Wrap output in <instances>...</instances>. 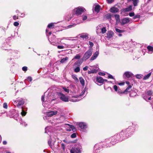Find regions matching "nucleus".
<instances>
[{"label":"nucleus","mask_w":153,"mask_h":153,"mask_svg":"<svg viewBox=\"0 0 153 153\" xmlns=\"http://www.w3.org/2000/svg\"><path fill=\"white\" fill-rule=\"evenodd\" d=\"M136 125L132 124V126H129L127 128L123 130L121 132L117 133L114 136L105 140V142L107 143H110L112 145L115 144L119 141L128 138L133 134L135 130Z\"/></svg>","instance_id":"f257e3e1"},{"label":"nucleus","mask_w":153,"mask_h":153,"mask_svg":"<svg viewBox=\"0 0 153 153\" xmlns=\"http://www.w3.org/2000/svg\"><path fill=\"white\" fill-rule=\"evenodd\" d=\"M18 19V16H16V15L14 16H13V19L15 20H16V19Z\"/></svg>","instance_id":"4d7b16f0"},{"label":"nucleus","mask_w":153,"mask_h":153,"mask_svg":"<svg viewBox=\"0 0 153 153\" xmlns=\"http://www.w3.org/2000/svg\"><path fill=\"white\" fill-rule=\"evenodd\" d=\"M82 62V61L81 60H78L74 64L73 67H76L77 66L79 67L80 65Z\"/></svg>","instance_id":"4be33fe9"},{"label":"nucleus","mask_w":153,"mask_h":153,"mask_svg":"<svg viewBox=\"0 0 153 153\" xmlns=\"http://www.w3.org/2000/svg\"><path fill=\"white\" fill-rule=\"evenodd\" d=\"M68 59V57H66L61 59L60 62L61 63H64Z\"/></svg>","instance_id":"2f4dec72"},{"label":"nucleus","mask_w":153,"mask_h":153,"mask_svg":"<svg viewBox=\"0 0 153 153\" xmlns=\"http://www.w3.org/2000/svg\"><path fill=\"white\" fill-rule=\"evenodd\" d=\"M94 11L97 13H98L100 11V6L99 4H96L94 6Z\"/></svg>","instance_id":"f3484780"},{"label":"nucleus","mask_w":153,"mask_h":153,"mask_svg":"<svg viewBox=\"0 0 153 153\" xmlns=\"http://www.w3.org/2000/svg\"><path fill=\"white\" fill-rule=\"evenodd\" d=\"M151 72H150L149 74H147V75H145L143 78V79L144 80H146V79H148L149 78V77L150 76H151Z\"/></svg>","instance_id":"c756f323"},{"label":"nucleus","mask_w":153,"mask_h":153,"mask_svg":"<svg viewBox=\"0 0 153 153\" xmlns=\"http://www.w3.org/2000/svg\"><path fill=\"white\" fill-rule=\"evenodd\" d=\"M80 82L82 86L85 85V80L82 77H80L79 78Z\"/></svg>","instance_id":"cd10ccee"},{"label":"nucleus","mask_w":153,"mask_h":153,"mask_svg":"<svg viewBox=\"0 0 153 153\" xmlns=\"http://www.w3.org/2000/svg\"><path fill=\"white\" fill-rule=\"evenodd\" d=\"M131 85H128V87L126 88L125 91V92H126L128 91H129V90L131 88Z\"/></svg>","instance_id":"c03bdc74"},{"label":"nucleus","mask_w":153,"mask_h":153,"mask_svg":"<svg viewBox=\"0 0 153 153\" xmlns=\"http://www.w3.org/2000/svg\"><path fill=\"white\" fill-rule=\"evenodd\" d=\"M152 92L151 91L149 90L146 92V95H147L149 96H150L152 94Z\"/></svg>","instance_id":"c9c22d12"},{"label":"nucleus","mask_w":153,"mask_h":153,"mask_svg":"<svg viewBox=\"0 0 153 153\" xmlns=\"http://www.w3.org/2000/svg\"><path fill=\"white\" fill-rule=\"evenodd\" d=\"M113 34L114 33L113 31H110L107 33V37L108 38L110 39L113 36Z\"/></svg>","instance_id":"b1692460"},{"label":"nucleus","mask_w":153,"mask_h":153,"mask_svg":"<svg viewBox=\"0 0 153 153\" xmlns=\"http://www.w3.org/2000/svg\"><path fill=\"white\" fill-rule=\"evenodd\" d=\"M51 126H47L45 128V133H48V132L50 131Z\"/></svg>","instance_id":"72a5a7b5"},{"label":"nucleus","mask_w":153,"mask_h":153,"mask_svg":"<svg viewBox=\"0 0 153 153\" xmlns=\"http://www.w3.org/2000/svg\"><path fill=\"white\" fill-rule=\"evenodd\" d=\"M72 78L74 79V80L76 81H78V79L77 78L76 76V75H72Z\"/></svg>","instance_id":"37998d69"},{"label":"nucleus","mask_w":153,"mask_h":153,"mask_svg":"<svg viewBox=\"0 0 153 153\" xmlns=\"http://www.w3.org/2000/svg\"><path fill=\"white\" fill-rule=\"evenodd\" d=\"M48 29L47 28V29L46 30V35L47 36H48L51 35V32H50L49 33H48Z\"/></svg>","instance_id":"58836bf2"},{"label":"nucleus","mask_w":153,"mask_h":153,"mask_svg":"<svg viewBox=\"0 0 153 153\" xmlns=\"http://www.w3.org/2000/svg\"><path fill=\"white\" fill-rule=\"evenodd\" d=\"M88 42L89 43V44L90 45V47H91V48L94 45V43L93 42H91L90 41H89Z\"/></svg>","instance_id":"13d9d810"},{"label":"nucleus","mask_w":153,"mask_h":153,"mask_svg":"<svg viewBox=\"0 0 153 153\" xmlns=\"http://www.w3.org/2000/svg\"><path fill=\"white\" fill-rule=\"evenodd\" d=\"M53 96L51 92L48 93V95L45 98V100L44 96L43 95L42 96L41 100L42 101L44 102H43L42 105L44 106H45L44 102H47L50 103L51 102V101L54 100L55 99L53 97Z\"/></svg>","instance_id":"7ed1b4c3"},{"label":"nucleus","mask_w":153,"mask_h":153,"mask_svg":"<svg viewBox=\"0 0 153 153\" xmlns=\"http://www.w3.org/2000/svg\"><path fill=\"white\" fill-rule=\"evenodd\" d=\"M101 147L100 146V145L99 144H96L95 145L94 147V150L93 153H100V150Z\"/></svg>","instance_id":"9b49d317"},{"label":"nucleus","mask_w":153,"mask_h":153,"mask_svg":"<svg viewBox=\"0 0 153 153\" xmlns=\"http://www.w3.org/2000/svg\"><path fill=\"white\" fill-rule=\"evenodd\" d=\"M143 97L144 100L146 101H148V96L146 94V95Z\"/></svg>","instance_id":"6e6d98bb"},{"label":"nucleus","mask_w":153,"mask_h":153,"mask_svg":"<svg viewBox=\"0 0 153 153\" xmlns=\"http://www.w3.org/2000/svg\"><path fill=\"white\" fill-rule=\"evenodd\" d=\"M15 104H16V105L19 108H22V112L21 114L22 116H24L27 113L26 111L27 110V108H24L22 106L25 102V100L22 98H19L16 100L15 101Z\"/></svg>","instance_id":"f03ea898"},{"label":"nucleus","mask_w":153,"mask_h":153,"mask_svg":"<svg viewBox=\"0 0 153 153\" xmlns=\"http://www.w3.org/2000/svg\"><path fill=\"white\" fill-rule=\"evenodd\" d=\"M82 147L79 143H76L70 150L71 153H81Z\"/></svg>","instance_id":"20e7f679"},{"label":"nucleus","mask_w":153,"mask_h":153,"mask_svg":"<svg viewBox=\"0 0 153 153\" xmlns=\"http://www.w3.org/2000/svg\"><path fill=\"white\" fill-rule=\"evenodd\" d=\"M85 91L84 90V89L82 91L81 93V94H80L79 96H73L74 97H75V98H82V97H83L84 95V94L85 92Z\"/></svg>","instance_id":"393cba45"},{"label":"nucleus","mask_w":153,"mask_h":153,"mask_svg":"<svg viewBox=\"0 0 153 153\" xmlns=\"http://www.w3.org/2000/svg\"><path fill=\"white\" fill-rule=\"evenodd\" d=\"M101 27V26H99L97 27V28L98 29H97L96 32L98 34H99V33H98V31L101 30L102 33H105L106 31L105 27H103L102 28Z\"/></svg>","instance_id":"f8f14e48"},{"label":"nucleus","mask_w":153,"mask_h":153,"mask_svg":"<svg viewBox=\"0 0 153 153\" xmlns=\"http://www.w3.org/2000/svg\"><path fill=\"white\" fill-rule=\"evenodd\" d=\"M129 18H125L121 19L120 23L121 25H124L130 22Z\"/></svg>","instance_id":"4468645a"},{"label":"nucleus","mask_w":153,"mask_h":153,"mask_svg":"<svg viewBox=\"0 0 153 153\" xmlns=\"http://www.w3.org/2000/svg\"><path fill=\"white\" fill-rule=\"evenodd\" d=\"M80 69L79 67L77 66V67L75 68L74 71L76 73H77L79 72L80 71Z\"/></svg>","instance_id":"4c0bfd02"},{"label":"nucleus","mask_w":153,"mask_h":153,"mask_svg":"<svg viewBox=\"0 0 153 153\" xmlns=\"http://www.w3.org/2000/svg\"><path fill=\"white\" fill-rule=\"evenodd\" d=\"M27 79L30 82H31L32 80V77L30 76H28L27 78Z\"/></svg>","instance_id":"680f3d73"},{"label":"nucleus","mask_w":153,"mask_h":153,"mask_svg":"<svg viewBox=\"0 0 153 153\" xmlns=\"http://www.w3.org/2000/svg\"><path fill=\"white\" fill-rule=\"evenodd\" d=\"M115 31L117 33H121L124 32V31L123 30H120L118 28H115Z\"/></svg>","instance_id":"e433bc0d"},{"label":"nucleus","mask_w":153,"mask_h":153,"mask_svg":"<svg viewBox=\"0 0 153 153\" xmlns=\"http://www.w3.org/2000/svg\"><path fill=\"white\" fill-rule=\"evenodd\" d=\"M143 75L141 74H137L136 75V77L138 79H141Z\"/></svg>","instance_id":"a19ab883"},{"label":"nucleus","mask_w":153,"mask_h":153,"mask_svg":"<svg viewBox=\"0 0 153 153\" xmlns=\"http://www.w3.org/2000/svg\"><path fill=\"white\" fill-rule=\"evenodd\" d=\"M19 25V23L18 22H15L13 23V25L15 26H17Z\"/></svg>","instance_id":"864d4df0"},{"label":"nucleus","mask_w":153,"mask_h":153,"mask_svg":"<svg viewBox=\"0 0 153 153\" xmlns=\"http://www.w3.org/2000/svg\"><path fill=\"white\" fill-rule=\"evenodd\" d=\"M132 7L131 6H130L124 9V10L125 12H128L132 10Z\"/></svg>","instance_id":"c85d7f7f"},{"label":"nucleus","mask_w":153,"mask_h":153,"mask_svg":"<svg viewBox=\"0 0 153 153\" xmlns=\"http://www.w3.org/2000/svg\"><path fill=\"white\" fill-rule=\"evenodd\" d=\"M47 119L48 120V122L50 123H51V124H52V125H57L59 123H61L63 122V121H59L60 119H54L51 120H49L48 118Z\"/></svg>","instance_id":"9d476101"},{"label":"nucleus","mask_w":153,"mask_h":153,"mask_svg":"<svg viewBox=\"0 0 153 153\" xmlns=\"http://www.w3.org/2000/svg\"><path fill=\"white\" fill-rule=\"evenodd\" d=\"M106 16L107 19H109L111 18V15L110 14H108L106 15Z\"/></svg>","instance_id":"603ef678"},{"label":"nucleus","mask_w":153,"mask_h":153,"mask_svg":"<svg viewBox=\"0 0 153 153\" xmlns=\"http://www.w3.org/2000/svg\"><path fill=\"white\" fill-rule=\"evenodd\" d=\"M22 70L25 72L27 70V68L26 66H24L22 68Z\"/></svg>","instance_id":"de8ad7c7"},{"label":"nucleus","mask_w":153,"mask_h":153,"mask_svg":"<svg viewBox=\"0 0 153 153\" xmlns=\"http://www.w3.org/2000/svg\"><path fill=\"white\" fill-rule=\"evenodd\" d=\"M61 148L63 150H64L65 148V146L64 143H62L61 144Z\"/></svg>","instance_id":"e2e57ef3"},{"label":"nucleus","mask_w":153,"mask_h":153,"mask_svg":"<svg viewBox=\"0 0 153 153\" xmlns=\"http://www.w3.org/2000/svg\"><path fill=\"white\" fill-rule=\"evenodd\" d=\"M57 94L60 98V99L65 102H68L69 101V99L68 97L66 96L64 94L61 93L60 92H57Z\"/></svg>","instance_id":"6e6552de"},{"label":"nucleus","mask_w":153,"mask_h":153,"mask_svg":"<svg viewBox=\"0 0 153 153\" xmlns=\"http://www.w3.org/2000/svg\"><path fill=\"white\" fill-rule=\"evenodd\" d=\"M113 87H114V91H115L117 92V91H118L117 86L116 85H114Z\"/></svg>","instance_id":"3c124183"},{"label":"nucleus","mask_w":153,"mask_h":153,"mask_svg":"<svg viewBox=\"0 0 153 153\" xmlns=\"http://www.w3.org/2000/svg\"><path fill=\"white\" fill-rule=\"evenodd\" d=\"M57 48L59 49H63L64 48V47L62 45H58L57 46Z\"/></svg>","instance_id":"bf43d9fd"},{"label":"nucleus","mask_w":153,"mask_h":153,"mask_svg":"<svg viewBox=\"0 0 153 153\" xmlns=\"http://www.w3.org/2000/svg\"><path fill=\"white\" fill-rule=\"evenodd\" d=\"M97 70L95 69H92L91 71H88V74H91L93 73H96L97 72Z\"/></svg>","instance_id":"7c9ffc66"},{"label":"nucleus","mask_w":153,"mask_h":153,"mask_svg":"<svg viewBox=\"0 0 153 153\" xmlns=\"http://www.w3.org/2000/svg\"><path fill=\"white\" fill-rule=\"evenodd\" d=\"M74 11L77 15L81 14L82 13L86 11L85 9L82 7H79L74 10Z\"/></svg>","instance_id":"0eeeda50"},{"label":"nucleus","mask_w":153,"mask_h":153,"mask_svg":"<svg viewBox=\"0 0 153 153\" xmlns=\"http://www.w3.org/2000/svg\"><path fill=\"white\" fill-rule=\"evenodd\" d=\"M8 114L10 117L13 118L15 119L19 116L18 111L14 109H11Z\"/></svg>","instance_id":"423d86ee"},{"label":"nucleus","mask_w":153,"mask_h":153,"mask_svg":"<svg viewBox=\"0 0 153 153\" xmlns=\"http://www.w3.org/2000/svg\"><path fill=\"white\" fill-rule=\"evenodd\" d=\"M55 38V36L54 35H52L51 36V37H48V40L51 43H52L54 42Z\"/></svg>","instance_id":"5701e85b"},{"label":"nucleus","mask_w":153,"mask_h":153,"mask_svg":"<svg viewBox=\"0 0 153 153\" xmlns=\"http://www.w3.org/2000/svg\"><path fill=\"white\" fill-rule=\"evenodd\" d=\"M93 52V49L91 48L89 49L84 54L82 59L86 60L88 59L91 55Z\"/></svg>","instance_id":"39448f33"},{"label":"nucleus","mask_w":153,"mask_h":153,"mask_svg":"<svg viewBox=\"0 0 153 153\" xmlns=\"http://www.w3.org/2000/svg\"><path fill=\"white\" fill-rule=\"evenodd\" d=\"M108 3H111L113 2L114 0H107Z\"/></svg>","instance_id":"338daca9"},{"label":"nucleus","mask_w":153,"mask_h":153,"mask_svg":"<svg viewBox=\"0 0 153 153\" xmlns=\"http://www.w3.org/2000/svg\"><path fill=\"white\" fill-rule=\"evenodd\" d=\"M76 25V24H73L72 25H70L68 26V28H70L71 27H74Z\"/></svg>","instance_id":"774afa93"},{"label":"nucleus","mask_w":153,"mask_h":153,"mask_svg":"<svg viewBox=\"0 0 153 153\" xmlns=\"http://www.w3.org/2000/svg\"><path fill=\"white\" fill-rule=\"evenodd\" d=\"M96 81L99 83H102L104 82L105 81H106L107 80L103 79L101 77L99 76L97 77Z\"/></svg>","instance_id":"aec40b11"},{"label":"nucleus","mask_w":153,"mask_h":153,"mask_svg":"<svg viewBox=\"0 0 153 153\" xmlns=\"http://www.w3.org/2000/svg\"><path fill=\"white\" fill-rule=\"evenodd\" d=\"M79 126L82 129H85L87 127V124L86 123L83 122H81L78 124Z\"/></svg>","instance_id":"2eb2a0df"},{"label":"nucleus","mask_w":153,"mask_h":153,"mask_svg":"<svg viewBox=\"0 0 153 153\" xmlns=\"http://www.w3.org/2000/svg\"><path fill=\"white\" fill-rule=\"evenodd\" d=\"M99 74L100 75L104 76L105 75V74L103 72H100L99 73Z\"/></svg>","instance_id":"69168bd1"},{"label":"nucleus","mask_w":153,"mask_h":153,"mask_svg":"<svg viewBox=\"0 0 153 153\" xmlns=\"http://www.w3.org/2000/svg\"><path fill=\"white\" fill-rule=\"evenodd\" d=\"M99 54L98 51H97L94 53L90 59V60H93L95 59L98 56Z\"/></svg>","instance_id":"a211bd4d"},{"label":"nucleus","mask_w":153,"mask_h":153,"mask_svg":"<svg viewBox=\"0 0 153 153\" xmlns=\"http://www.w3.org/2000/svg\"><path fill=\"white\" fill-rule=\"evenodd\" d=\"M147 49H148L149 53H153V47L149 46L147 47Z\"/></svg>","instance_id":"bb28decb"},{"label":"nucleus","mask_w":153,"mask_h":153,"mask_svg":"<svg viewBox=\"0 0 153 153\" xmlns=\"http://www.w3.org/2000/svg\"><path fill=\"white\" fill-rule=\"evenodd\" d=\"M3 107L4 108L7 109V104L6 103H4L3 105Z\"/></svg>","instance_id":"8fccbe9b"},{"label":"nucleus","mask_w":153,"mask_h":153,"mask_svg":"<svg viewBox=\"0 0 153 153\" xmlns=\"http://www.w3.org/2000/svg\"><path fill=\"white\" fill-rule=\"evenodd\" d=\"M108 77L109 78L113 79L115 80L114 78L113 77V76L112 75H111L110 74H108Z\"/></svg>","instance_id":"5fc2aeb1"},{"label":"nucleus","mask_w":153,"mask_h":153,"mask_svg":"<svg viewBox=\"0 0 153 153\" xmlns=\"http://www.w3.org/2000/svg\"><path fill=\"white\" fill-rule=\"evenodd\" d=\"M110 11L111 13H115L118 12L119 11V9L117 8L114 7L110 8Z\"/></svg>","instance_id":"6ab92c4d"},{"label":"nucleus","mask_w":153,"mask_h":153,"mask_svg":"<svg viewBox=\"0 0 153 153\" xmlns=\"http://www.w3.org/2000/svg\"><path fill=\"white\" fill-rule=\"evenodd\" d=\"M140 17V16L139 15H137L135 16H134L133 17V19H136L139 18Z\"/></svg>","instance_id":"49530a36"},{"label":"nucleus","mask_w":153,"mask_h":153,"mask_svg":"<svg viewBox=\"0 0 153 153\" xmlns=\"http://www.w3.org/2000/svg\"><path fill=\"white\" fill-rule=\"evenodd\" d=\"M80 57L81 56L77 54L75 56L72 60H73L74 59H79L80 58Z\"/></svg>","instance_id":"ea45409f"},{"label":"nucleus","mask_w":153,"mask_h":153,"mask_svg":"<svg viewBox=\"0 0 153 153\" xmlns=\"http://www.w3.org/2000/svg\"><path fill=\"white\" fill-rule=\"evenodd\" d=\"M76 136V134L75 133H74L72 134L71 135V137L72 138H74Z\"/></svg>","instance_id":"09e8293b"},{"label":"nucleus","mask_w":153,"mask_h":153,"mask_svg":"<svg viewBox=\"0 0 153 153\" xmlns=\"http://www.w3.org/2000/svg\"><path fill=\"white\" fill-rule=\"evenodd\" d=\"M124 77L126 78H129L134 76L133 74L130 72L126 71L125 72L123 75Z\"/></svg>","instance_id":"dca6fc26"},{"label":"nucleus","mask_w":153,"mask_h":153,"mask_svg":"<svg viewBox=\"0 0 153 153\" xmlns=\"http://www.w3.org/2000/svg\"><path fill=\"white\" fill-rule=\"evenodd\" d=\"M58 111H51L48 112L46 113L48 117H51L54 115L58 113Z\"/></svg>","instance_id":"ddd939ff"},{"label":"nucleus","mask_w":153,"mask_h":153,"mask_svg":"<svg viewBox=\"0 0 153 153\" xmlns=\"http://www.w3.org/2000/svg\"><path fill=\"white\" fill-rule=\"evenodd\" d=\"M68 87L66 88V87H63L62 88L65 92L69 93V90L68 89Z\"/></svg>","instance_id":"79ce46f5"},{"label":"nucleus","mask_w":153,"mask_h":153,"mask_svg":"<svg viewBox=\"0 0 153 153\" xmlns=\"http://www.w3.org/2000/svg\"><path fill=\"white\" fill-rule=\"evenodd\" d=\"M130 1H132V3L134 6L136 7L138 5V4L139 2V0H129Z\"/></svg>","instance_id":"a878e982"},{"label":"nucleus","mask_w":153,"mask_h":153,"mask_svg":"<svg viewBox=\"0 0 153 153\" xmlns=\"http://www.w3.org/2000/svg\"><path fill=\"white\" fill-rule=\"evenodd\" d=\"M129 16L131 17L134 16V12H131L129 13Z\"/></svg>","instance_id":"052dcab7"},{"label":"nucleus","mask_w":153,"mask_h":153,"mask_svg":"<svg viewBox=\"0 0 153 153\" xmlns=\"http://www.w3.org/2000/svg\"><path fill=\"white\" fill-rule=\"evenodd\" d=\"M87 19V16H85L82 17V19L83 21Z\"/></svg>","instance_id":"0e129e2a"},{"label":"nucleus","mask_w":153,"mask_h":153,"mask_svg":"<svg viewBox=\"0 0 153 153\" xmlns=\"http://www.w3.org/2000/svg\"><path fill=\"white\" fill-rule=\"evenodd\" d=\"M80 38L86 40L88 38V34L87 33H83L80 35Z\"/></svg>","instance_id":"412c9836"},{"label":"nucleus","mask_w":153,"mask_h":153,"mask_svg":"<svg viewBox=\"0 0 153 153\" xmlns=\"http://www.w3.org/2000/svg\"><path fill=\"white\" fill-rule=\"evenodd\" d=\"M117 93L119 94L120 95L121 94H123L125 92V91L124 92H122L120 89H118V90L117 91Z\"/></svg>","instance_id":"a18cd8bd"},{"label":"nucleus","mask_w":153,"mask_h":153,"mask_svg":"<svg viewBox=\"0 0 153 153\" xmlns=\"http://www.w3.org/2000/svg\"><path fill=\"white\" fill-rule=\"evenodd\" d=\"M54 27V25L53 23H52L49 24L48 26L47 27L48 28H53Z\"/></svg>","instance_id":"f704fd0d"},{"label":"nucleus","mask_w":153,"mask_h":153,"mask_svg":"<svg viewBox=\"0 0 153 153\" xmlns=\"http://www.w3.org/2000/svg\"><path fill=\"white\" fill-rule=\"evenodd\" d=\"M114 17L117 22H119L120 20V16L119 15L116 14L114 15Z\"/></svg>","instance_id":"473e14b6"},{"label":"nucleus","mask_w":153,"mask_h":153,"mask_svg":"<svg viewBox=\"0 0 153 153\" xmlns=\"http://www.w3.org/2000/svg\"><path fill=\"white\" fill-rule=\"evenodd\" d=\"M55 140L53 141L52 140L51 137L50 139L48 140V145L53 150H54L55 148L57 147V146H55Z\"/></svg>","instance_id":"1a4fd4ad"}]
</instances>
